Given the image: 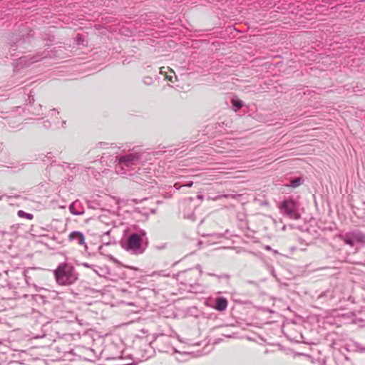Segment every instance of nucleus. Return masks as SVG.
I'll return each mask as SVG.
<instances>
[{
    "mask_svg": "<svg viewBox=\"0 0 365 365\" xmlns=\"http://www.w3.org/2000/svg\"><path fill=\"white\" fill-rule=\"evenodd\" d=\"M143 82L147 85H150L152 83V78L150 77H146L144 78Z\"/></svg>",
    "mask_w": 365,
    "mask_h": 365,
    "instance_id": "14",
    "label": "nucleus"
},
{
    "mask_svg": "<svg viewBox=\"0 0 365 365\" xmlns=\"http://www.w3.org/2000/svg\"><path fill=\"white\" fill-rule=\"evenodd\" d=\"M56 280L59 285L67 286L73 284L78 278L73 266L67 264H60L54 271Z\"/></svg>",
    "mask_w": 365,
    "mask_h": 365,
    "instance_id": "1",
    "label": "nucleus"
},
{
    "mask_svg": "<svg viewBox=\"0 0 365 365\" xmlns=\"http://www.w3.org/2000/svg\"><path fill=\"white\" fill-rule=\"evenodd\" d=\"M197 198L198 200H200V201H202V200H203V199H204V196H203L202 195H201V194H199V195L197 196Z\"/></svg>",
    "mask_w": 365,
    "mask_h": 365,
    "instance_id": "19",
    "label": "nucleus"
},
{
    "mask_svg": "<svg viewBox=\"0 0 365 365\" xmlns=\"http://www.w3.org/2000/svg\"><path fill=\"white\" fill-rule=\"evenodd\" d=\"M125 267H127L130 269H133V270H138V269L135 267H133V266H124Z\"/></svg>",
    "mask_w": 365,
    "mask_h": 365,
    "instance_id": "18",
    "label": "nucleus"
},
{
    "mask_svg": "<svg viewBox=\"0 0 365 365\" xmlns=\"http://www.w3.org/2000/svg\"><path fill=\"white\" fill-rule=\"evenodd\" d=\"M173 77L176 78V77H175V76H171V75H167V74L165 75V78H166L167 80L170 81H172V82L173 81Z\"/></svg>",
    "mask_w": 365,
    "mask_h": 365,
    "instance_id": "15",
    "label": "nucleus"
},
{
    "mask_svg": "<svg viewBox=\"0 0 365 365\" xmlns=\"http://www.w3.org/2000/svg\"><path fill=\"white\" fill-rule=\"evenodd\" d=\"M146 245V233L145 231L140 230L138 233L130 235L123 247L133 254L139 255L145 251Z\"/></svg>",
    "mask_w": 365,
    "mask_h": 365,
    "instance_id": "2",
    "label": "nucleus"
},
{
    "mask_svg": "<svg viewBox=\"0 0 365 365\" xmlns=\"http://www.w3.org/2000/svg\"><path fill=\"white\" fill-rule=\"evenodd\" d=\"M68 239L70 241L75 242L78 245L86 246L84 235L80 232H78V231L72 232L68 235Z\"/></svg>",
    "mask_w": 365,
    "mask_h": 365,
    "instance_id": "6",
    "label": "nucleus"
},
{
    "mask_svg": "<svg viewBox=\"0 0 365 365\" xmlns=\"http://www.w3.org/2000/svg\"><path fill=\"white\" fill-rule=\"evenodd\" d=\"M183 274H185L186 277H189L195 275L193 272H185Z\"/></svg>",
    "mask_w": 365,
    "mask_h": 365,
    "instance_id": "16",
    "label": "nucleus"
},
{
    "mask_svg": "<svg viewBox=\"0 0 365 365\" xmlns=\"http://www.w3.org/2000/svg\"><path fill=\"white\" fill-rule=\"evenodd\" d=\"M354 317V314H352V313L343 315V317H344L346 319H349L350 318L351 319V323H352V324H358L359 322H361V320L356 319Z\"/></svg>",
    "mask_w": 365,
    "mask_h": 365,
    "instance_id": "13",
    "label": "nucleus"
},
{
    "mask_svg": "<svg viewBox=\"0 0 365 365\" xmlns=\"http://www.w3.org/2000/svg\"><path fill=\"white\" fill-rule=\"evenodd\" d=\"M264 249H265L266 250H267V251H271V250H272V249L271 248V247H270V246H269V245H266V246L264 247Z\"/></svg>",
    "mask_w": 365,
    "mask_h": 365,
    "instance_id": "21",
    "label": "nucleus"
},
{
    "mask_svg": "<svg viewBox=\"0 0 365 365\" xmlns=\"http://www.w3.org/2000/svg\"><path fill=\"white\" fill-rule=\"evenodd\" d=\"M339 237L351 247H353L355 242L365 243V235L359 230L339 235Z\"/></svg>",
    "mask_w": 365,
    "mask_h": 365,
    "instance_id": "5",
    "label": "nucleus"
},
{
    "mask_svg": "<svg viewBox=\"0 0 365 365\" xmlns=\"http://www.w3.org/2000/svg\"><path fill=\"white\" fill-rule=\"evenodd\" d=\"M285 229H286V227H285V226H284V227H283V228H282V230H285Z\"/></svg>",
    "mask_w": 365,
    "mask_h": 365,
    "instance_id": "29",
    "label": "nucleus"
},
{
    "mask_svg": "<svg viewBox=\"0 0 365 365\" xmlns=\"http://www.w3.org/2000/svg\"><path fill=\"white\" fill-rule=\"evenodd\" d=\"M219 198H220V197H219V196H217V197H215L212 198V200H217V199H219Z\"/></svg>",
    "mask_w": 365,
    "mask_h": 365,
    "instance_id": "24",
    "label": "nucleus"
},
{
    "mask_svg": "<svg viewBox=\"0 0 365 365\" xmlns=\"http://www.w3.org/2000/svg\"><path fill=\"white\" fill-rule=\"evenodd\" d=\"M84 266L86 267H90V265H88V264L85 263L84 264Z\"/></svg>",
    "mask_w": 365,
    "mask_h": 365,
    "instance_id": "27",
    "label": "nucleus"
},
{
    "mask_svg": "<svg viewBox=\"0 0 365 365\" xmlns=\"http://www.w3.org/2000/svg\"><path fill=\"white\" fill-rule=\"evenodd\" d=\"M282 214L291 219L299 220L301 215L299 212V204L292 198L284 200L279 205Z\"/></svg>",
    "mask_w": 365,
    "mask_h": 365,
    "instance_id": "4",
    "label": "nucleus"
},
{
    "mask_svg": "<svg viewBox=\"0 0 365 365\" xmlns=\"http://www.w3.org/2000/svg\"><path fill=\"white\" fill-rule=\"evenodd\" d=\"M193 185V182L190 181V182L187 183L186 185H185L184 186H186V187H192Z\"/></svg>",
    "mask_w": 365,
    "mask_h": 365,
    "instance_id": "20",
    "label": "nucleus"
},
{
    "mask_svg": "<svg viewBox=\"0 0 365 365\" xmlns=\"http://www.w3.org/2000/svg\"><path fill=\"white\" fill-rule=\"evenodd\" d=\"M160 74L166 73V71H165V67H162V68H160Z\"/></svg>",
    "mask_w": 365,
    "mask_h": 365,
    "instance_id": "17",
    "label": "nucleus"
},
{
    "mask_svg": "<svg viewBox=\"0 0 365 365\" xmlns=\"http://www.w3.org/2000/svg\"><path fill=\"white\" fill-rule=\"evenodd\" d=\"M274 254H278V252L277 250H272Z\"/></svg>",
    "mask_w": 365,
    "mask_h": 365,
    "instance_id": "26",
    "label": "nucleus"
},
{
    "mask_svg": "<svg viewBox=\"0 0 365 365\" xmlns=\"http://www.w3.org/2000/svg\"><path fill=\"white\" fill-rule=\"evenodd\" d=\"M192 280L190 279L188 282H187V284H189L190 285L192 284Z\"/></svg>",
    "mask_w": 365,
    "mask_h": 365,
    "instance_id": "23",
    "label": "nucleus"
},
{
    "mask_svg": "<svg viewBox=\"0 0 365 365\" xmlns=\"http://www.w3.org/2000/svg\"><path fill=\"white\" fill-rule=\"evenodd\" d=\"M55 113H56V110H51V114H52V115H53V114H55Z\"/></svg>",
    "mask_w": 365,
    "mask_h": 365,
    "instance_id": "25",
    "label": "nucleus"
},
{
    "mask_svg": "<svg viewBox=\"0 0 365 365\" xmlns=\"http://www.w3.org/2000/svg\"><path fill=\"white\" fill-rule=\"evenodd\" d=\"M38 61L39 59H36L34 57L28 58L27 56H24L19 58V63L24 66H29V64Z\"/></svg>",
    "mask_w": 365,
    "mask_h": 365,
    "instance_id": "9",
    "label": "nucleus"
},
{
    "mask_svg": "<svg viewBox=\"0 0 365 365\" xmlns=\"http://www.w3.org/2000/svg\"><path fill=\"white\" fill-rule=\"evenodd\" d=\"M17 214H18L19 217H24V218H26L28 220H32L34 218V215L32 214L25 212L23 210H19Z\"/></svg>",
    "mask_w": 365,
    "mask_h": 365,
    "instance_id": "11",
    "label": "nucleus"
},
{
    "mask_svg": "<svg viewBox=\"0 0 365 365\" xmlns=\"http://www.w3.org/2000/svg\"><path fill=\"white\" fill-rule=\"evenodd\" d=\"M223 197H227V195H223Z\"/></svg>",
    "mask_w": 365,
    "mask_h": 365,
    "instance_id": "30",
    "label": "nucleus"
},
{
    "mask_svg": "<svg viewBox=\"0 0 365 365\" xmlns=\"http://www.w3.org/2000/svg\"><path fill=\"white\" fill-rule=\"evenodd\" d=\"M140 160V154L138 152L127 153L124 155L116 158L118 165L116 166V173L120 175H126L125 168H130L136 165Z\"/></svg>",
    "mask_w": 365,
    "mask_h": 365,
    "instance_id": "3",
    "label": "nucleus"
},
{
    "mask_svg": "<svg viewBox=\"0 0 365 365\" xmlns=\"http://www.w3.org/2000/svg\"><path fill=\"white\" fill-rule=\"evenodd\" d=\"M232 104L235 111H237L242 107V103L237 98H233L232 100Z\"/></svg>",
    "mask_w": 365,
    "mask_h": 365,
    "instance_id": "10",
    "label": "nucleus"
},
{
    "mask_svg": "<svg viewBox=\"0 0 365 365\" xmlns=\"http://www.w3.org/2000/svg\"><path fill=\"white\" fill-rule=\"evenodd\" d=\"M174 186H175V187L177 190L180 189V187H181V186H180V185H179L178 183H175Z\"/></svg>",
    "mask_w": 365,
    "mask_h": 365,
    "instance_id": "22",
    "label": "nucleus"
},
{
    "mask_svg": "<svg viewBox=\"0 0 365 365\" xmlns=\"http://www.w3.org/2000/svg\"><path fill=\"white\" fill-rule=\"evenodd\" d=\"M302 182V180L300 178H297L291 181L289 185L292 187H297L299 186Z\"/></svg>",
    "mask_w": 365,
    "mask_h": 365,
    "instance_id": "12",
    "label": "nucleus"
},
{
    "mask_svg": "<svg viewBox=\"0 0 365 365\" xmlns=\"http://www.w3.org/2000/svg\"><path fill=\"white\" fill-rule=\"evenodd\" d=\"M80 204V202L78 200L73 202L69 207L70 212L76 215H82L84 211L83 208L78 207Z\"/></svg>",
    "mask_w": 365,
    "mask_h": 365,
    "instance_id": "8",
    "label": "nucleus"
},
{
    "mask_svg": "<svg viewBox=\"0 0 365 365\" xmlns=\"http://www.w3.org/2000/svg\"><path fill=\"white\" fill-rule=\"evenodd\" d=\"M227 300L226 298L222 297H217L215 299V305L213 308L218 311H225L227 307Z\"/></svg>",
    "mask_w": 365,
    "mask_h": 365,
    "instance_id": "7",
    "label": "nucleus"
},
{
    "mask_svg": "<svg viewBox=\"0 0 365 365\" xmlns=\"http://www.w3.org/2000/svg\"><path fill=\"white\" fill-rule=\"evenodd\" d=\"M116 262H117L118 264L122 266V263H120L119 261H117Z\"/></svg>",
    "mask_w": 365,
    "mask_h": 365,
    "instance_id": "28",
    "label": "nucleus"
}]
</instances>
